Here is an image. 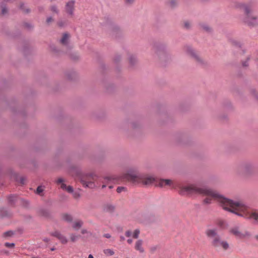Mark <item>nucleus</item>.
Here are the masks:
<instances>
[{"instance_id": "obj_48", "label": "nucleus", "mask_w": 258, "mask_h": 258, "mask_svg": "<svg viewBox=\"0 0 258 258\" xmlns=\"http://www.w3.org/2000/svg\"><path fill=\"white\" fill-rule=\"evenodd\" d=\"M255 238L258 240V235L255 236Z\"/></svg>"}, {"instance_id": "obj_16", "label": "nucleus", "mask_w": 258, "mask_h": 258, "mask_svg": "<svg viewBox=\"0 0 258 258\" xmlns=\"http://www.w3.org/2000/svg\"><path fill=\"white\" fill-rule=\"evenodd\" d=\"M70 38L69 34L64 33L63 34L62 38L60 39V43L63 45H67L68 43Z\"/></svg>"}, {"instance_id": "obj_44", "label": "nucleus", "mask_w": 258, "mask_h": 258, "mask_svg": "<svg viewBox=\"0 0 258 258\" xmlns=\"http://www.w3.org/2000/svg\"><path fill=\"white\" fill-rule=\"evenodd\" d=\"M127 242L129 243V244H131L133 242V240L132 239H128L127 240Z\"/></svg>"}, {"instance_id": "obj_42", "label": "nucleus", "mask_w": 258, "mask_h": 258, "mask_svg": "<svg viewBox=\"0 0 258 258\" xmlns=\"http://www.w3.org/2000/svg\"><path fill=\"white\" fill-rule=\"evenodd\" d=\"M12 232H7L5 233V235L6 236H10L11 235Z\"/></svg>"}, {"instance_id": "obj_31", "label": "nucleus", "mask_w": 258, "mask_h": 258, "mask_svg": "<svg viewBox=\"0 0 258 258\" xmlns=\"http://www.w3.org/2000/svg\"><path fill=\"white\" fill-rule=\"evenodd\" d=\"M43 188L41 186H38L37 188L36 192L37 194H40L41 192L43 191Z\"/></svg>"}, {"instance_id": "obj_30", "label": "nucleus", "mask_w": 258, "mask_h": 258, "mask_svg": "<svg viewBox=\"0 0 258 258\" xmlns=\"http://www.w3.org/2000/svg\"><path fill=\"white\" fill-rule=\"evenodd\" d=\"M123 1L125 4H128V5L132 4L135 1V0H123Z\"/></svg>"}, {"instance_id": "obj_45", "label": "nucleus", "mask_w": 258, "mask_h": 258, "mask_svg": "<svg viewBox=\"0 0 258 258\" xmlns=\"http://www.w3.org/2000/svg\"><path fill=\"white\" fill-rule=\"evenodd\" d=\"M44 241L45 242H48L49 241V240L48 238H45V239H44Z\"/></svg>"}, {"instance_id": "obj_13", "label": "nucleus", "mask_w": 258, "mask_h": 258, "mask_svg": "<svg viewBox=\"0 0 258 258\" xmlns=\"http://www.w3.org/2000/svg\"><path fill=\"white\" fill-rule=\"evenodd\" d=\"M158 184H156V185H158L160 187H164L167 185H171L173 182L172 180L170 179H160L158 181Z\"/></svg>"}, {"instance_id": "obj_29", "label": "nucleus", "mask_w": 258, "mask_h": 258, "mask_svg": "<svg viewBox=\"0 0 258 258\" xmlns=\"http://www.w3.org/2000/svg\"><path fill=\"white\" fill-rule=\"evenodd\" d=\"M15 244L13 243H8L6 242L5 243V246L7 247H13L14 246Z\"/></svg>"}, {"instance_id": "obj_3", "label": "nucleus", "mask_w": 258, "mask_h": 258, "mask_svg": "<svg viewBox=\"0 0 258 258\" xmlns=\"http://www.w3.org/2000/svg\"><path fill=\"white\" fill-rule=\"evenodd\" d=\"M123 178L135 184L142 183L144 185H150L157 182V179L152 175L130 172L125 174Z\"/></svg>"}, {"instance_id": "obj_36", "label": "nucleus", "mask_w": 258, "mask_h": 258, "mask_svg": "<svg viewBox=\"0 0 258 258\" xmlns=\"http://www.w3.org/2000/svg\"><path fill=\"white\" fill-rule=\"evenodd\" d=\"M203 28L204 30H205L207 31H209L210 30V28L207 25L203 26Z\"/></svg>"}, {"instance_id": "obj_12", "label": "nucleus", "mask_w": 258, "mask_h": 258, "mask_svg": "<svg viewBox=\"0 0 258 258\" xmlns=\"http://www.w3.org/2000/svg\"><path fill=\"white\" fill-rule=\"evenodd\" d=\"M51 235L56 237L63 244H66L68 242V239L67 238L58 231H55L52 233Z\"/></svg>"}, {"instance_id": "obj_28", "label": "nucleus", "mask_w": 258, "mask_h": 258, "mask_svg": "<svg viewBox=\"0 0 258 258\" xmlns=\"http://www.w3.org/2000/svg\"><path fill=\"white\" fill-rule=\"evenodd\" d=\"M136 61V58L134 56H131L129 58V61L131 64H133Z\"/></svg>"}, {"instance_id": "obj_6", "label": "nucleus", "mask_w": 258, "mask_h": 258, "mask_svg": "<svg viewBox=\"0 0 258 258\" xmlns=\"http://www.w3.org/2000/svg\"><path fill=\"white\" fill-rule=\"evenodd\" d=\"M211 243L216 250L219 251H226L230 248L229 243L226 240L222 239L220 236L212 240Z\"/></svg>"}, {"instance_id": "obj_10", "label": "nucleus", "mask_w": 258, "mask_h": 258, "mask_svg": "<svg viewBox=\"0 0 258 258\" xmlns=\"http://www.w3.org/2000/svg\"><path fill=\"white\" fill-rule=\"evenodd\" d=\"M186 53L191 56L196 61L198 62L202 63V60L201 58L198 56L197 53L193 49L190 47H187L186 48Z\"/></svg>"}, {"instance_id": "obj_34", "label": "nucleus", "mask_w": 258, "mask_h": 258, "mask_svg": "<svg viewBox=\"0 0 258 258\" xmlns=\"http://www.w3.org/2000/svg\"><path fill=\"white\" fill-rule=\"evenodd\" d=\"M53 21V19L51 17H49L46 19V22L47 24H50L51 22Z\"/></svg>"}, {"instance_id": "obj_7", "label": "nucleus", "mask_w": 258, "mask_h": 258, "mask_svg": "<svg viewBox=\"0 0 258 258\" xmlns=\"http://www.w3.org/2000/svg\"><path fill=\"white\" fill-rule=\"evenodd\" d=\"M229 233L236 238L243 239L249 238L251 234L247 230H241L239 227L234 226L229 229Z\"/></svg>"}, {"instance_id": "obj_23", "label": "nucleus", "mask_w": 258, "mask_h": 258, "mask_svg": "<svg viewBox=\"0 0 258 258\" xmlns=\"http://www.w3.org/2000/svg\"><path fill=\"white\" fill-rule=\"evenodd\" d=\"M57 25L59 27H64L66 25H67V21H62V20L59 21L57 22Z\"/></svg>"}, {"instance_id": "obj_24", "label": "nucleus", "mask_w": 258, "mask_h": 258, "mask_svg": "<svg viewBox=\"0 0 258 258\" xmlns=\"http://www.w3.org/2000/svg\"><path fill=\"white\" fill-rule=\"evenodd\" d=\"M140 234V231L138 229H136L133 234V237L134 238H138Z\"/></svg>"}, {"instance_id": "obj_2", "label": "nucleus", "mask_w": 258, "mask_h": 258, "mask_svg": "<svg viewBox=\"0 0 258 258\" xmlns=\"http://www.w3.org/2000/svg\"><path fill=\"white\" fill-rule=\"evenodd\" d=\"M233 8L236 9L243 10L244 16L243 22L250 26H254L258 25V17L252 11L251 6L240 2H235Z\"/></svg>"}, {"instance_id": "obj_8", "label": "nucleus", "mask_w": 258, "mask_h": 258, "mask_svg": "<svg viewBox=\"0 0 258 258\" xmlns=\"http://www.w3.org/2000/svg\"><path fill=\"white\" fill-rule=\"evenodd\" d=\"M118 179L115 176H105L102 181L103 185L102 188L108 186L109 188H113V185L110 184L111 183H115L117 182Z\"/></svg>"}, {"instance_id": "obj_20", "label": "nucleus", "mask_w": 258, "mask_h": 258, "mask_svg": "<svg viewBox=\"0 0 258 258\" xmlns=\"http://www.w3.org/2000/svg\"><path fill=\"white\" fill-rule=\"evenodd\" d=\"M103 252L107 256H111L114 254V251L112 249L109 248L104 249Z\"/></svg>"}, {"instance_id": "obj_39", "label": "nucleus", "mask_w": 258, "mask_h": 258, "mask_svg": "<svg viewBox=\"0 0 258 258\" xmlns=\"http://www.w3.org/2000/svg\"><path fill=\"white\" fill-rule=\"evenodd\" d=\"M103 236L107 238H110L111 237L110 234L109 233H106L103 235Z\"/></svg>"}, {"instance_id": "obj_5", "label": "nucleus", "mask_w": 258, "mask_h": 258, "mask_svg": "<svg viewBox=\"0 0 258 258\" xmlns=\"http://www.w3.org/2000/svg\"><path fill=\"white\" fill-rule=\"evenodd\" d=\"M97 176L94 173L83 175L80 178L81 182L84 186L93 188L95 185L94 181H96Z\"/></svg>"}, {"instance_id": "obj_26", "label": "nucleus", "mask_w": 258, "mask_h": 258, "mask_svg": "<svg viewBox=\"0 0 258 258\" xmlns=\"http://www.w3.org/2000/svg\"><path fill=\"white\" fill-rule=\"evenodd\" d=\"M65 190H67L69 193L73 192V188L71 186H67Z\"/></svg>"}, {"instance_id": "obj_27", "label": "nucleus", "mask_w": 258, "mask_h": 258, "mask_svg": "<svg viewBox=\"0 0 258 258\" xmlns=\"http://www.w3.org/2000/svg\"><path fill=\"white\" fill-rule=\"evenodd\" d=\"M50 9H51V11L54 13H58V10L57 7L55 6H52L51 7Z\"/></svg>"}, {"instance_id": "obj_33", "label": "nucleus", "mask_w": 258, "mask_h": 258, "mask_svg": "<svg viewBox=\"0 0 258 258\" xmlns=\"http://www.w3.org/2000/svg\"><path fill=\"white\" fill-rule=\"evenodd\" d=\"M184 27L187 29V28H189L190 23L188 21H185L184 23Z\"/></svg>"}, {"instance_id": "obj_41", "label": "nucleus", "mask_w": 258, "mask_h": 258, "mask_svg": "<svg viewBox=\"0 0 258 258\" xmlns=\"http://www.w3.org/2000/svg\"><path fill=\"white\" fill-rule=\"evenodd\" d=\"M81 233H82V234L87 233V230H86V229H82V230H81Z\"/></svg>"}, {"instance_id": "obj_38", "label": "nucleus", "mask_w": 258, "mask_h": 258, "mask_svg": "<svg viewBox=\"0 0 258 258\" xmlns=\"http://www.w3.org/2000/svg\"><path fill=\"white\" fill-rule=\"evenodd\" d=\"M23 6H24V5H23V4H22V5L20 6V9H22L24 12H28V9H26V10H25L24 8H23Z\"/></svg>"}, {"instance_id": "obj_17", "label": "nucleus", "mask_w": 258, "mask_h": 258, "mask_svg": "<svg viewBox=\"0 0 258 258\" xmlns=\"http://www.w3.org/2000/svg\"><path fill=\"white\" fill-rule=\"evenodd\" d=\"M62 219L68 222H70L73 220L72 216L68 214H63L61 215Z\"/></svg>"}, {"instance_id": "obj_21", "label": "nucleus", "mask_w": 258, "mask_h": 258, "mask_svg": "<svg viewBox=\"0 0 258 258\" xmlns=\"http://www.w3.org/2000/svg\"><path fill=\"white\" fill-rule=\"evenodd\" d=\"M104 211L108 212H112L114 210V207L111 205H107L104 207Z\"/></svg>"}, {"instance_id": "obj_19", "label": "nucleus", "mask_w": 258, "mask_h": 258, "mask_svg": "<svg viewBox=\"0 0 258 258\" xmlns=\"http://www.w3.org/2000/svg\"><path fill=\"white\" fill-rule=\"evenodd\" d=\"M217 225L221 228L225 229L227 227V224L226 222L223 220H219L217 222Z\"/></svg>"}, {"instance_id": "obj_40", "label": "nucleus", "mask_w": 258, "mask_h": 258, "mask_svg": "<svg viewBox=\"0 0 258 258\" xmlns=\"http://www.w3.org/2000/svg\"><path fill=\"white\" fill-rule=\"evenodd\" d=\"M7 10L6 8H3L2 9V14H5L7 13Z\"/></svg>"}, {"instance_id": "obj_32", "label": "nucleus", "mask_w": 258, "mask_h": 258, "mask_svg": "<svg viewBox=\"0 0 258 258\" xmlns=\"http://www.w3.org/2000/svg\"><path fill=\"white\" fill-rule=\"evenodd\" d=\"M80 196V195L79 192H73V197L75 199H77V198H79Z\"/></svg>"}, {"instance_id": "obj_22", "label": "nucleus", "mask_w": 258, "mask_h": 258, "mask_svg": "<svg viewBox=\"0 0 258 258\" xmlns=\"http://www.w3.org/2000/svg\"><path fill=\"white\" fill-rule=\"evenodd\" d=\"M79 235L72 234L70 235V239L72 241L75 242L79 238Z\"/></svg>"}, {"instance_id": "obj_47", "label": "nucleus", "mask_w": 258, "mask_h": 258, "mask_svg": "<svg viewBox=\"0 0 258 258\" xmlns=\"http://www.w3.org/2000/svg\"><path fill=\"white\" fill-rule=\"evenodd\" d=\"M170 5L172 6L174 5L172 2H170Z\"/></svg>"}, {"instance_id": "obj_1", "label": "nucleus", "mask_w": 258, "mask_h": 258, "mask_svg": "<svg viewBox=\"0 0 258 258\" xmlns=\"http://www.w3.org/2000/svg\"><path fill=\"white\" fill-rule=\"evenodd\" d=\"M181 195L200 194L206 196L205 204H211L217 201L225 210L234 213L246 219L258 221V210L251 209L242 202L233 201L220 195L217 191L208 188H200L194 184L184 185L180 187Z\"/></svg>"}, {"instance_id": "obj_37", "label": "nucleus", "mask_w": 258, "mask_h": 258, "mask_svg": "<svg viewBox=\"0 0 258 258\" xmlns=\"http://www.w3.org/2000/svg\"><path fill=\"white\" fill-rule=\"evenodd\" d=\"M132 235V232L131 231H127L125 233V235L126 237H130Z\"/></svg>"}, {"instance_id": "obj_35", "label": "nucleus", "mask_w": 258, "mask_h": 258, "mask_svg": "<svg viewBox=\"0 0 258 258\" xmlns=\"http://www.w3.org/2000/svg\"><path fill=\"white\" fill-rule=\"evenodd\" d=\"M41 212V214L44 216H47L48 215V212L46 211L42 210Z\"/></svg>"}, {"instance_id": "obj_25", "label": "nucleus", "mask_w": 258, "mask_h": 258, "mask_svg": "<svg viewBox=\"0 0 258 258\" xmlns=\"http://www.w3.org/2000/svg\"><path fill=\"white\" fill-rule=\"evenodd\" d=\"M126 188L124 187L123 186H119L117 188L116 191L118 193H120L123 191H125Z\"/></svg>"}, {"instance_id": "obj_11", "label": "nucleus", "mask_w": 258, "mask_h": 258, "mask_svg": "<svg viewBox=\"0 0 258 258\" xmlns=\"http://www.w3.org/2000/svg\"><path fill=\"white\" fill-rule=\"evenodd\" d=\"M206 234L209 238L214 240L216 238L220 237L217 233L216 229H209L206 230Z\"/></svg>"}, {"instance_id": "obj_9", "label": "nucleus", "mask_w": 258, "mask_h": 258, "mask_svg": "<svg viewBox=\"0 0 258 258\" xmlns=\"http://www.w3.org/2000/svg\"><path fill=\"white\" fill-rule=\"evenodd\" d=\"M75 1L71 0L68 2L65 6V11L66 13L71 17H73L75 11Z\"/></svg>"}, {"instance_id": "obj_15", "label": "nucleus", "mask_w": 258, "mask_h": 258, "mask_svg": "<svg viewBox=\"0 0 258 258\" xmlns=\"http://www.w3.org/2000/svg\"><path fill=\"white\" fill-rule=\"evenodd\" d=\"M83 224V222L80 220H77L74 221L72 225V227L75 230L79 229Z\"/></svg>"}, {"instance_id": "obj_43", "label": "nucleus", "mask_w": 258, "mask_h": 258, "mask_svg": "<svg viewBox=\"0 0 258 258\" xmlns=\"http://www.w3.org/2000/svg\"><path fill=\"white\" fill-rule=\"evenodd\" d=\"M125 239L124 237L122 236H120V241H123Z\"/></svg>"}, {"instance_id": "obj_4", "label": "nucleus", "mask_w": 258, "mask_h": 258, "mask_svg": "<svg viewBox=\"0 0 258 258\" xmlns=\"http://www.w3.org/2000/svg\"><path fill=\"white\" fill-rule=\"evenodd\" d=\"M255 171V167L250 163L243 164L237 168V173L244 178L250 176L254 173Z\"/></svg>"}, {"instance_id": "obj_18", "label": "nucleus", "mask_w": 258, "mask_h": 258, "mask_svg": "<svg viewBox=\"0 0 258 258\" xmlns=\"http://www.w3.org/2000/svg\"><path fill=\"white\" fill-rule=\"evenodd\" d=\"M64 179L62 178L59 177L58 178L56 181V182L57 184H60V187L63 190H65L66 187H67V185L63 183Z\"/></svg>"}, {"instance_id": "obj_46", "label": "nucleus", "mask_w": 258, "mask_h": 258, "mask_svg": "<svg viewBox=\"0 0 258 258\" xmlns=\"http://www.w3.org/2000/svg\"><path fill=\"white\" fill-rule=\"evenodd\" d=\"M88 258H94L92 254H89L88 256Z\"/></svg>"}, {"instance_id": "obj_14", "label": "nucleus", "mask_w": 258, "mask_h": 258, "mask_svg": "<svg viewBox=\"0 0 258 258\" xmlns=\"http://www.w3.org/2000/svg\"><path fill=\"white\" fill-rule=\"evenodd\" d=\"M143 242L142 240H137L135 243V249L139 251L140 253H143L144 252V249L143 247Z\"/></svg>"}]
</instances>
